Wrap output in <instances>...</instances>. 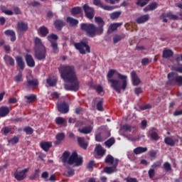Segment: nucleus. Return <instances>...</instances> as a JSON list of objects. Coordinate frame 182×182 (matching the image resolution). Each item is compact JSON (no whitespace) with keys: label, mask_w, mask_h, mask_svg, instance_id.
I'll list each match as a JSON object with an SVG mask.
<instances>
[{"label":"nucleus","mask_w":182,"mask_h":182,"mask_svg":"<svg viewBox=\"0 0 182 182\" xmlns=\"http://www.w3.org/2000/svg\"><path fill=\"white\" fill-rule=\"evenodd\" d=\"M58 70L61 79L66 82L64 85L65 90L77 92L80 89V82L74 65H63L58 68Z\"/></svg>","instance_id":"1"},{"label":"nucleus","mask_w":182,"mask_h":182,"mask_svg":"<svg viewBox=\"0 0 182 182\" xmlns=\"http://www.w3.org/2000/svg\"><path fill=\"white\" fill-rule=\"evenodd\" d=\"M95 23L98 26H96L93 23H82L80 24V29L83 32H86L87 36L90 38H95V36L102 35L105 31V21L100 16L95 17Z\"/></svg>","instance_id":"2"},{"label":"nucleus","mask_w":182,"mask_h":182,"mask_svg":"<svg viewBox=\"0 0 182 182\" xmlns=\"http://www.w3.org/2000/svg\"><path fill=\"white\" fill-rule=\"evenodd\" d=\"M117 77L119 80L110 79L111 87L117 92L119 95L122 93V90L127 89V75H123L121 73H117Z\"/></svg>","instance_id":"3"},{"label":"nucleus","mask_w":182,"mask_h":182,"mask_svg":"<svg viewBox=\"0 0 182 182\" xmlns=\"http://www.w3.org/2000/svg\"><path fill=\"white\" fill-rule=\"evenodd\" d=\"M74 46L75 49L79 51L80 55H86V53H90L89 40L86 38L81 40L79 43H74Z\"/></svg>","instance_id":"4"},{"label":"nucleus","mask_w":182,"mask_h":182,"mask_svg":"<svg viewBox=\"0 0 182 182\" xmlns=\"http://www.w3.org/2000/svg\"><path fill=\"white\" fill-rule=\"evenodd\" d=\"M67 163L70 166L75 164V166L77 167H79V166H82V164H83V158L82 156L79 157V155H77V152L76 151H73L71 156L69 157Z\"/></svg>","instance_id":"5"},{"label":"nucleus","mask_w":182,"mask_h":182,"mask_svg":"<svg viewBox=\"0 0 182 182\" xmlns=\"http://www.w3.org/2000/svg\"><path fill=\"white\" fill-rule=\"evenodd\" d=\"M167 77L169 85H175L176 83L179 87L182 86V75H178V73L171 72L168 73Z\"/></svg>","instance_id":"6"},{"label":"nucleus","mask_w":182,"mask_h":182,"mask_svg":"<svg viewBox=\"0 0 182 182\" xmlns=\"http://www.w3.org/2000/svg\"><path fill=\"white\" fill-rule=\"evenodd\" d=\"M59 39V36L55 33L49 34L47 36V41L50 42L51 44V48L53 49V53H59V47H58V40Z\"/></svg>","instance_id":"7"},{"label":"nucleus","mask_w":182,"mask_h":182,"mask_svg":"<svg viewBox=\"0 0 182 182\" xmlns=\"http://www.w3.org/2000/svg\"><path fill=\"white\" fill-rule=\"evenodd\" d=\"M29 172V168H24L23 170H16L14 171V178L17 181H22L24 178H26V173Z\"/></svg>","instance_id":"8"},{"label":"nucleus","mask_w":182,"mask_h":182,"mask_svg":"<svg viewBox=\"0 0 182 182\" xmlns=\"http://www.w3.org/2000/svg\"><path fill=\"white\" fill-rule=\"evenodd\" d=\"M147 137L154 141H159L160 139V136H159V129L156 127L151 128L148 132Z\"/></svg>","instance_id":"9"},{"label":"nucleus","mask_w":182,"mask_h":182,"mask_svg":"<svg viewBox=\"0 0 182 182\" xmlns=\"http://www.w3.org/2000/svg\"><path fill=\"white\" fill-rule=\"evenodd\" d=\"M35 58L38 60H45L46 59V48L34 50Z\"/></svg>","instance_id":"10"},{"label":"nucleus","mask_w":182,"mask_h":182,"mask_svg":"<svg viewBox=\"0 0 182 182\" xmlns=\"http://www.w3.org/2000/svg\"><path fill=\"white\" fill-rule=\"evenodd\" d=\"M24 86H26L27 90H31V89L34 90V89H36L39 86V81L36 79L28 80L26 82H24Z\"/></svg>","instance_id":"11"},{"label":"nucleus","mask_w":182,"mask_h":182,"mask_svg":"<svg viewBox=\"0 0 182 182\" xmlns=\"http://www.w3.org/2000/svg\"><path fill=\"white\" fill-rule=\"evenodd\" d=\"M82 9L85 14V16L88 18V19H93L95 18V9L87 4H85L82 6Z\"/></svg>","instance_id":"12"},{"label":"nucleus","mask_w":182,"mask_h":182,"mask_svg":"<svg viewBox=\"0 0 182 182\" xmlns=\"http://www.w3.org/2000/svg\"><path fill=\"white\" fill-rule=\"evenodd\" d=\"M93 4L95 5V6H99L102 9H104V11H113V9L119 8V6H110L104 5L100 0H93Z\"/></svg>","instance_id":"13"},{"label":"nucleus","mask_w":182,"mask_h":182,"mask_svg":"<svg viewBox=\"0 0 182 182\" xmlns=\"http://www.w3.org/2000/svg\"><path fill=\"white\" fill-rule=\"evenodd\" d=\"M29 29L28 26V23L20 21L17 23V32L18 33H21V32H26Z\"/></svg>","instance_id":"14"},{"label":"nucleus","mask_w":182,"mask_h":182,"mask_svg":"<svg viewBox=\"0 0 182 182\" xmlns=\"http://www.w3.org/2000/svg\"><path fill=\"white\" fill-rule=\"evenodd\" d=\"M58 110L65 114L69 112V105L65 102H61L58 105Z\"/></svg>","instance_id":"15"},{"label":"nucleus","mask_w":182,"mask_h":182,"mask_svg":"<svg viewBox=\"0 0 182 182\" xmlns=\"http://www.w3.org/2000/svg\"><path fill=\"white\" fill-rule=\"evenodd\" d=\"M116 162L117 165H119V159H114L113 156L110 154H108L105 159V163H106V164H111L112 166H114Z\"/></svg>","instance_id":"16"},{"label":"nucleus","mask_w":182,"mask_h":182,"mask_svg":"<svg viewBox=\"0 0 182 182\" xmlns=\"http://www.w3.org/2000/svg\"><path fill=\"white\" fill-rule=\"evenodd\" d=\"M131 77L132 80V85L134 86H139V85L141 83V80H140V78L139 77V75H137L136 71H132L131 73Z\"/></svg>","instance_id":"17"},{"label":"nucleus","mask_w":182,"mask_h":182,"mask_svg":"<svg viewBox=\"0 0 182 182\" xmlns=\"http://www.w3.org/2000/svg\"><path fill=\"white\" fill-rule=\"evenodd\" d=\"M26 63L28 68H35V60L31 54H26L25 55Z\"/></svg>","instance_id":"18"},{"label":"nucleus","mask_w":182,"mask_h":182,"mask_svg":"<svg viewBox=\"0 0 182 182\" xmlns=\"http://www.w3.org/2000/svg\"><path fill=\"white\" fill-rule=\"evenodd\" d=\"M117 162L115 161V164L112 166H107L104 168L105 173L107 174H113V173H116L117 171Z\"/></svg>","instance_id":"19"},{"label":"nucleus","mask_w":182,"mask_h":182,"mask_svg":"<svg viewBox=\"0 0 182 182\" xmlns=\"http://www.w3.org/2000/svg\"><path fill=\"white\" fill-rule=\"evenodd\" d=\"M78 146L82 149L83 150H87V147L89 146V144L85 142V139L83 137L78 136L77 138Z\"/></svg>","instance_id":"20"},{"label":"nucleus","mask_w":182,"mask_h":182,"mask_svg":"<svg viewBox=\"0 0 182 182\" xmlns=\"http://www.w3.org/2000/svg\"><path fill=\"white\" fill-rule=\"evenodd\" d=\"M4 60L6 66H15V59H14L11 55H5L4 56Z\"/></svg>","instance_id":"21"},{"label":"nucleus","mask_w":182,"mask_h":182,"mask_svg":"<svg viewBox=\"0 0 182 182\" xmlns=\"http://www.w3.org/2000/svg\"><path fill=\"white\" fill-rule=\"evenodd\" d=\"M34 45H35L34 50H36L38 49H43V48H46L42 43V40L38 37H36L34 39Z\"/></svg>","instance_id":"22"},{"label":"nucleus","mask_w":182,"mask_h":182,"mask_svg":"<svg viewBox=\"0 0 182 182\" xmlns=\"http://www.w3.org/2000/svg\"><path fill=\"white\" fill-rule=\"evenodd\" d=\"M162 16H164V18H168L171 21H178L179 19L178 16L173 14V11H168L167 13L162 14Z\"/></svg>","instance_id":"23"},{"label":"nucleus","mask_w":182,"mask_h":182,"mask_svg":"<svg viewBox=\"0 0 182 182\" xmlns=\"http://www.w3.org/2000/svg\"><path fill=\"white\" fill-rule=\"evenodd\" d=\"M66 25V23L63 20L57 19L54 21V26L57 31L63 29V26Z\"/></svg>","instance_id":"24"},{"label":"nucleus","mask_w":182,"mask_h":182,"mask_svg":"<svg viewBox=\"0 0 182 182\" xmlns=\"http://www.w3.org/2000/svg\"><path fill=\"white\" fill-rule=\"evenodd\" d=\"M40 146L44 151H49L50 149L52 147V142L50 141H41L40 143Z\"/></svg>","instance_id":"25"},{"label":"nucleus","mask_w":182,"mask_h":182,"mask_svg":"<svg viewBox=\"0 0 182 182\" xmlns=\"http://www.w3.org/2000/svg\"><path fill=\"white\" fill-rule=\"evenodd\" d=\"M16 62L17 63V66L20 68L21 70L25 69V62L23 61V58L21 56H16Z\"/></svg>","instance_id":"26"},{"label":"nucleus","mask_w":182,"mask_h":182,"mask_svg":"<svg viewBox=\"0 0 182 182\" xmlns=\"http://www.w3.org/2000/svg\"><path fill=\"white\" fill-rule=\"evenodd\" d=\"M66 22L70 25V26H77L79 24V20L70 16L67 17Z\"/></svg>","instance_id":"27"},{"label":"nucleus","mask_w":182,"mask_h":182,"mask_svg":"<svg viewBox=\"0 0 182 182\" xmlns=\"http://www.w3.org/2000/svg\"><path fill=\"white\" fill-rule=\"evenodd\" d=\"M174 53L171 49H165L163 51L162 58L163 59H168V58L173 57Z\"/></svg>","instance_id":"28"},{"label":"nucleus","mask_w":182,"mask_h":182,"mask_svg":"<svg viewBox=\"0 0 182 182\" xmlns=\"http://www.w3.org/2000/svg\"><path fill=\"white\" fill-rule=\"evenodd\" d=\"M4 33L6 36H11V42H15L16 41V36L14 30H6Z\"/></svg>","instance_id":"29"},{"label":"nucleus","mask_w":182,"mask_h":182,"mask_svg":"<svg viewBox=\"0 0 182 182\" xmlns=\"http://www.w3.org/2000/svg\"><path fill=\"white\" fill-rule=\"evenodd\" d=\"M150 19V16L149 14H145L143 16H139L138 18H136V23H144L145 22H147Z\"/></svg>","instance_id":"30"},{"label":"nucleus","mask_w":182,"mask_h":182,"mask_svg":"<svg viewBox=\"0 0 182 182\" xmlns=\"http://www.w3.org/2000/svg\"><path fill=\"white\" fill-rule=\"evenodd\" d=\"M65 134L64 133H59L55 136L56 141H55V144H60L63 140H65Z\"/></svg>","instance_id":"31"},{"label":"nucleus","mask_w":182,"mask_h":182,"mask_svg":"<svg viewBox=\"0 0 182 182\" xmlns=\"http://www.w3.org/2000/svg\"><path fill=\"white\" fill-rule=\"evenodd\" d=\"M154 9H157V3L154 2L149 4L144 9V12H149V11H154Z\"/></svg>","instance_id":"32"},{"label":"nucleus","mask_w":182,"mask_h":182,"mask_svg":"<svg viewBox=\"0 0 182 182\" xmlns=\"http://www.w3.org/2000/svg\"><path fill=\"white\" fill-rule=\"evenodd\" d=\"M95 151L97 154V156H103L105 154H106V150L103 149V147H102V145L99 144L95 147Z\"/></svg>","instance_id":"33"},{"label":"nucleus","mask_w":182,"mask_h":182,"mask_svg":"<svg viewBox=\"0 0 182 182\" xmlns=\"http://www.w3.org/2000/svg\"><path fill=\"white\" fill-rule=\"evenodd\" d=\"M25 99H26V103L28 105H31V103H33V102H35L36 100V95L35 94H31L30 95H26Z\"/></svg>","instance_id":"34"},{"label":"nucleus","mask_w":182,"mask_h":182,"mask_svg":"<svg viewBox=\"0 0 182 182\" xmlns=\"http://www.w3.org/2000/svg\"><path fill=\"white\" fill-rule=\"evenodd\" d=\"M9 114V108L8 107H0V117H5Z\"/></svg>","instance_id":"35"},{"label":"nucleus","mask_w":182,"mask_h":182,"mask_svg":"<svg viewBox=\"0 0 182 182\" xmlns=\"http://www.w3.org/2000/svg\"><path fill=\"white\" fill-rule=\"evenodd\" d=\"M164 143L167 144V146H171V147H174V146H176V141L170 136H166L164 139Z\"/></svg>","instance_id":"36"},{"label":"nucleus","mask_w":182,"mask_h":182,"mask_svg":"<svg viewBox=\"0 0 182 182\" xmlns=\"http://www.w3.org/2000/svg\"><path fill=\"white\" fill-rule=\"evenodd\" d=\"M93 130V127L92 126H87L82 129H78V132L80 133H82V134H89L90 133H92V131Z\"/></svg>","instance_id":"37"},{"label":"nucleus","mask_w":182,"mask_h":182,"mask_svg":"<svg viewBox=\"0 0 182 182\" xmlns=\"http://www.w3.org/2000/svg\"><path fill=\"white\" fill-rule=\"evenodd\" d=\"M147 151V147L138 146L134 149V154H141V153H146Z\"/></svg>","instance_id":"38"},{"label":"nucleus","mask_w":182,"mask_h":182,"mask_svg":"<svg viewBox=\"0 0 182 182\" xmlns=\"http://www.w3.org/2000/svg\"><path fill=\"white\" fill-rule=\"evenodd\" d=\"M80 14H82V7L75 6L71 9V15H73V16H75V15H79Z\"/></svg>","instance_id":"39"},{"label":"nucleus","mask_w":182,"mask_h":182,"mask_svg":"<svg viewBox=\"0 0 182 182\" xmlns=\"http://www.w3.org/2000/svg\"><path fill=\"white\" fill-rule=\"evenodd\" d=\"M40 34L42 38H45L49 33V30L46 26H41L39 28Z\"/></svg>","instance_id":"40"},{"label":"nucleus","mask_w":182,"mask_h":182,"mask_svg":"<svg viewBox=\"0 0 182 182\" xmlns=\"http://www.w3.org/2000/svg\"><path fill=\"white\" fill-rule=\"evenodd\" d=\"M122 25L123 23H114L110 24L109 29L112 32H114V31H117V28H119V26H122Z\"/></svg>","instance_id":"41"},{"label":"nucleus","mask_w":182,"mask_h":182,"mask_svg":"<svg viewBox=\"0 0 182 182\" xmlns=\"http://www.w3.org/2000/svg\"><path fill=\"white\" fill-rule=\"evenodd\" d=\"M126 38V36L124 34L122 35H115L113 37V42L114 44L118 43V42H120L122 39H124Z\"/></svg>","instance_id":"42"},{"label":"nucleus","mask_w":182,"mask_h":182,"mask_svg":"<svg viewBox=\"0 0 182 182\" xmlns=\"http://www.w3.org/2000/svg\"><path fill=\"white\" fill-rule=\"evenodd\" d=\"M163 168L165 170V171H166V173H170L171 170H173V168H171V164H169L168 161L164 163Z\"/></svg>","instance_id":"43"},{"label":"nucleus","mask_w":182,"mask_h":182,"mask_svg":"<svg viewBox=\"0 0 182 182\" xmlns=\"http://www.w3.org/2000/svg\"><path fill=\"white\" fill-rule=\"evenodd\" d=\"M8 143L10 144H18L19 143V136H14V137L8 140Z\"/></svg>","instance_id":"44"},{"label":"nucleus","mask_w":182,"mask_h":182,"mask_svg":"<svg viewBox=\"0 0 182 182\" xmlns=\"http://www.w3.org/2000/svg\"><path fill=\"white\" fill-rule=\"evenodd\" d=\"M69 156H70V153L68 151H65L64 153L63 154V159H62L63 163H68L69 160Z\"/></svg>","instance_id":"45"},{"label":"nucleus","mask_w":182,"mask_h":182,"mask_svg":"<svg viewBox=\"0 0 182 182\" xmlns=\"http://www.w3.org/2000/svg\"><path fill=\"white\" fill-rule=\"evenodd\" d=\"M122 15V12L120 11H115L110 14V19L112 21H114V19H117L120 18V16Z\"/></svg>","instance_id":"46"},{"label":"nucleus","mask_w":182,"mask_h":182,"mask_svg":"<svg viewBox=\"0 0 182 182\" xmlns=\"http://www.w3.org/2000/svg\"><path fill=\"white\" fill-rule=\"evenodd\" d=\"M114 143H116L114 138H110L105 142V144L107 147H112Z\"/></svg>","instance_id":"47"},{"label":"nucleus","mask_w":182,"mask_h":182,"mask_svg":"<svg viewBox=\"0 0 182 182\" xmlns=\"http://www.w3.org/2000/svg\"><path fill=\"white\" fill-rule=\"evenodd\" d=\"M149 2H150V0H138L136 2V5H138L139 6L143 7V6H146V5L149 4Z\"/></svg>","instance_id":"48"},{"label":"nucleus","mask_w":182,"mask_h":182,"mask_svg":"<svg viewBox=\"0 0 182 182\" xmlns=\"http://www.w3.org/2000/svg\"><path fill=\"white\" fill-rule=\"evenodd\" d=\"M97 110L98 112H103L105 110V108H103V100H100L97 103Z\"/></svg>","instance_id":"49"},{"label":"nucleus","mask_w":182,"mask_h":182,"mask_svg":"<svg viewBox=\"0 0 182 182\" xmlns=\"http://www.w3.org/2000/svg\"><path fill=\"white\" fill-rule=\"evenodd\" d=\"M46 82L51 87L56 86V80H52V78L49 77L47 78Z\"/></svg>","instance_id":"50"},{"label":"nucleus","mask_w":182,"mask_h":182,"mask_svg":"<svg viewBox=\"0 0 182 182\" xmlns=\"http://www.w3.org/2000/svg\"><path fill=\"white\" fill-rule=\"evenodd\" d=\"M121 130H124V132H132V126L127 124H125L121 126Z\"/></svg>","instance_id":"51"},{"label":"nucleus","mask_w":182,"mask_h":182,"mask_svg":"<svg viewBox=\"0 0 182 182\" xmlns=\"http://www.w3.org/2000/svg\"><path fill=\"white\" fill-rule=\"evenodd\" d=\"M23 132H25L26 134H33V129L31 127H26L25 128H23Z\"/></svg>","instance_id":"52"},{"label":"nucleus","mask_w":182,"mask_h":182,"mask_svg":"<svg viewBox=\"0 0 182 182\" xmlns=\"http://www.w3.org/2000/svg\"><path fill=\"white\" fill-rule=\"evenodd\" d=\"M148 175L149 178H154V176H156V171L154 170V168L149 169L148 171Z\"/></svg>","instance_id":"53"},{"label":"nucleus","mask_w":182,"mask_h":182,"mask_svg":"<svg viewBox=\"0 0 182 182\" xmlns=\"http://www.w3.org/2000/svg\"><path fill=\"white\" fill-rule=\"evenodd\" d=\"M95 140L98 142H102L105 140V139L102 137V132H99L95 135Z\"/></svg>","instance_id":"54"},{"label":"nucleus","mask_w":182,"mask_h":182,"mask_svg":"<svg viewBox=\"0 0 182 182\" xmlns=\"http://www.w3.org/2000/svg\"><path fill=\"white\" fill-rule=\"evenodd\" d=\"M55 123L56 124H63V123H65V119L58 117L55 119Z\"/></svg>","instance_id":"55"},{"label":"nucleus","mask_w":182,"mask_h":182,"mask_svg":"<svg viewBox=\"0 0 182 182\" xmlns=\"http://www.w3.org/2000/svg\"><path fill=\"white\" fill-rule=\"evenodd\" d=\"M161 161H158L151 165L152 168H157V167H161Z\"/></svg>","instance_id":"56"},{"label":"nucleus","mask_w":182,"mask_h":182,"mask_svg":"<svg viewBox=\"0 0 182 182\" xmlns=\"http://www.w3.org/2000/svg\"><path fill=\"white\" fill-rule=\"evenodd\" d=\"M15 82H21L22 81V73H19L17 75L14 77Z\"/></svg>","instance_id":"57"},{"label":"nucleus","mask_w":182,"mask_h":182,"mask_svg":"<svg viewBox=\"0 0 182 182\" xmlns=\"http://www.w3.org/2000/svg\"><path fill=\"white\" fill-rule=\"evenodd\" d=\"M65 176H67V177H72V176H75V170L70 169V171L65 172Z\"/></svg>","instance_id":"58"},{"label":"nucleus","mask_w":182,"mask_h":182,"mask_svg":"<svg viewBox=\"0 0 182 182\" xmlns=\"http://www.w3.org/2000/svg\"><path fill=\"white\" fill-rule=\"evenodd\" d=\"M150 63V60H149V58H145L144 59L141 60V65L142 66H147V65Z\"/></svg>","instance_id":"59"},{"label":"nucleus","mask_w":182,"mask_h":182,"mask_svg":"<svg viewBox=\"0 0 182 182\" xmlns=\"http://www.w3.org/2000/svg\"><path fill=\"white\" fill-rule=\"evenodd\" d=\"M115 72H116V70H109L107 73L108 79H111V77H113Z\"/></svg>","instance_id":"60"},{"label":"nucleus","mask_w":182,"mask_h":182,"mask_svg":"<svg viewBox=\"0 0 182 182\" xmlns=\"http://www.w3.org/2000/svg\"><path fill=\"white\" fill-rule=\"evenodd\" d=\"M141 126L142 130H145L146 127H147V120L146 119L142 120L141 122Z\"/></svg>","instance_id":"61"},{"label":"nucleus","mask_w":182,"mask_h":182,"mask_svg":"<svg viewBox=\"0 0 182 182\" xmlns=\"http://www.w3.org/2000/svg\"><path fill=\"white\" fill-rule=\"evenodd\" d=\"M134 92L135 95H136V96H139V95L143 93V90L141 89V87H136Z\"/></svg>","instance_id":"62"},{"label":"nucleus","mask_w":182,"mask_h":182,"mask_svg":"<svg viewBox=\"0 0 182 182\" xmlns=\"http://www.w3.org/2000/svg\"><path fill=\"white\" fill-rule=\"evenodd\" d=\"M3 133L5 136H6V134H8V133H9V132H11V129L9 128L8 127H5L4 128H3Z\"/></svg>","instance_id":"63"},{"label":"nucleus","mask_w":182,"mask_h":182,"mask_svg":"<svg viewBox=\"0 0 182 182\" xmlns=\"http://www.w3.org/2000/svg\"><path fill=\"white\" fill-rule=\"evenodd\" d=\"M147 109H151V105L150 104H146L141 107V110H147Z\"/></svg>","instance_id":"64"}]
</instances>
